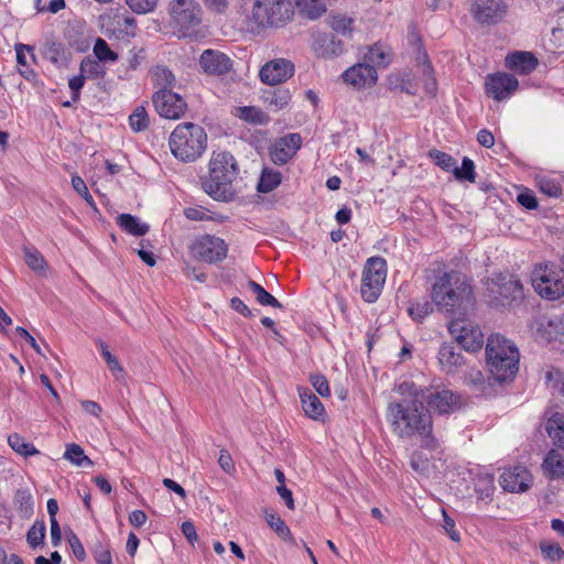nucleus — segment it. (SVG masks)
Listing matches in <instances>:
<instances>
[{
	"mask_svg": "<svg viewBox=\"0 0 564 564\" xmlns=\"http://www.w3.org/2000/svg\"><path fill=\"white\" fill-rule=\"evenodd\" d=\"M237 116L248 122L264 124L269 121V117L265 112L253 106H245L238 108Z\"/></svg>",
	"mask_w": 564,
	"mask_h": 564,
	"instance_id": "nucleus-38",
	"label": "nucleus"
},
{
	"mask_svg": "<svg viewBox=\"0 0 564 564\" xmlns=\"http://www.w3.org/2000/svg\"><path fill=\"white\" fill-rule=\"evenodd\" d=\"M302 408L305 414L313 420H324L325 408L321 400L308 389L300 391Z\"/></svg>",
	"mask_w": 564,
	"mask_h": 564,
	"instance_id": "nucleus-28",
	"label": "nucleus"
},
{
	"mask_svg": "<svg viewBox=\"0 0 564 564\" xmlns=\"http://www.w3.org/2000/svg\"><path fill=\"white\" fill-rule=\"evenodd\" d=\"M398 392L403 395L402 399L408 400H414L416 398H421L422 393H424L425 390L417 388L413 382L410 381H403L401 382L398 388Z\"/></svg>",
	"mask_w": 564,
	"mask_h": 564,
	"instance_id": "nucleus-54",
	"label": "nucleus"
},
{
	"mask_svg": "<svg viewBox=\"0 0 564 564\" xmlns=\"http://www.w3.org/2000/svg\"><path fill=\"white\" fill-rule=\"evenodd\" d=\"M248 288L256 295V300L260 305L272 306L275 308L282 307V304L259 283L250 280L248 281Z\"/></svg>",
	"mask_w": 564,
	"mask_h": 564,
	"instance_id": "nucleus-34",
	"label": "nucleus"
},
{
	"mask_svg": "<svg viewBox=\"0 0 564 564\" xmlns=\"http://www.w3.org/2000/svg\"><path fill=\"white\" fill-rule=\"evenodd\" d=\"M43 55L47 61L62 68L67 66L72 53L63 43L55 40H47L44 43Z\"/></svg>",
	"mask_w": 564,
	"mask_h": 564,
	"instance_id": "nucleus-26",
	"label": "nucleus"
},
{
	"mask_svg": "<svg viewBox=\"0 0 564 564\" xmlns=\"http://www.w3.org/2000/svg\"><path fill=\"white\" fill-rule=\"evenodd\" d=\"M538 186L540 191L550 197H557L561 195V186L554 180L547 177H541L538 180Z\"/></svg>",
	"mask_w": 564,
	"mask_h": 564,
	"instance_id": "nucleus-53",
	"label": "nucleus"
},
{
	"mask_svg": "<svg viewBox=\"0 0 564 564\" xmlns=\"http://www.w3.org/2000/svg\"><path fill=\"white\" fill-rule=\"evenodd\" d=\"M67 541L75 557L79 561H84L86 558V552L78 536L70 531L67 534Z\"/></svg>",
	"mask_w": 564,
	"mask_h": 564,
	"instance_id": "nucleus-59",
	"label": "nucleus"
},
{
	"mask_svg": "<svg viewBox=\"0 0 564 564\" xmlns=\"http://www.w3.org/2000/svg\"><path fill=\"white\" fill-rule=\"evenodd\" d=\"M94 54L96 59L99 62H116L118 59V54L115 53L108 45V43L98 37L94 45Z\"/></svg>",
	"mask_w": 564,
	"mask_h": 564,
	"instance_id": "nucleus-43",
	"label": "nucleus"
},
{
	"mask_svg": "<svg viewBox=\"0 0 564 564\" xmlns=\"http://www.w3.org/2000/svg\"><path fill=\"white\" fill-rule=\"evenodd\" d=\"M518 203L527 209H536L538 199L532 191L525 189L518 194Z\"/></svg>",
	"mask_w": 564,
	"mask_h": 564,
	"instance_id": "nucleus-62",
	"label": "nucleus"
},
{
	"mask_svg": "<svg viewBox=\"0 0 564 564\" xmlns=\"http://www.w3.org/2000/svg\"><path fill=\"white\" fill-rule=\"evenodd\" d=\"M80 73L87 78L99 79L106 75V68L96 58L84 57L80 63Z\"/></svg>",
	"mask_w": 564,
	"mask_h": 564,
	"instance_id": "nucleus-35",
	"label": "nucleus"
},
{
	"mask_svg": "<svg viewBox=\"0 0 564 564\" xmlns=\"http://www.w3.org/2000/svg\"><path fill=\"white\" fill-rule=\"evenodd\" d=\"M387 420L393 433L399 437L409 438L420 435L425 447L435 448L437 446V442L432 435V415L420 398L390 402L387 409Z\"/></svg>",
	"mask_w": 564,
	"mask_h": 564,
	"instance_id": "nucleus-1",
	"label": "nucleus"
},
{
	"mask_svg": "<svg viewBox=\"0 0 564 564\" xmlns=\"http://www.w3.org/2000/svg\"><path fill=\"white\" fill-rule=\"evenodd\" d=\"M153 104L161 117L173 120L181 118L187 108L182 96L170 89L156 91L153 95Z\"/></svg>",
	"mask_w": 564,
	"mask_h": 564,
	"instance_id": "nucleus-16",
	"label": "nucleus"
},
{
	"mask_svg": "<svg viewBox=\"0 0 564 564\" xmlns=\"http://www.w3.org/2000/svg\"><path fill=\"white\" fill-rule=\"evenodd\" d=\"M546 431L561 448L564 446V414L554 413L546 423Z\"/></svg>",
	"mask_w": 564,
	"mask_h": 564,
	"instance_id": "nucleus-31",
	"label": "nucleus"
},
{
	"mask_svg": "<svg viewBox=\"0 0 564 564\" xmlns=\"http://www.w3.org/2000/svg\"><path fill=\"white\" fill-rule=\"evenodd\" d=\"M408 312L414 321L421 322L433 312V302L423 301L415 303L408 308Z\"/></svg>",
	"mask_w": 564,
	"mask_h": 564,
	"instance_id": "nucleus-49",
	"label": "nucleus"
},
{
	"mask_svg": "<svg viewBox=\"0 0 564 564\" xmlns=\"http://www.w3.org/2000/svg\"><path fill=\"white\" fill-rule=\"evenodd\" d=\"M25 263L34 271L42 272L45 269L46 262L43 256L33 248H24Z\"/></svg>",
	"mask_w": 564,
	"mask_h": 564,
	"instance_id": "nucleus-47",
	"label": "nucleus"
},
{
	"mask_svg": "<svg viewBox=\"0 0 564 564\" xmlns=\"http://www.w3.org/2000/svg\"><path fill=\"white\" fill-rule=\"evenodd\" d=\"M265 521L281 539L288 540L291 538V531L289 527L276 513L265 511Z\"/></svg>",
	"mask_w": 564,
	"mask_h": 564,
	"instance_id": "nucleus-41",
	"label": "nucleus"
},
{
	"mask_svg": "<svg viewBox=\"0 0 564 564\" xmlns=\"http://www.w3.org/2000/svg\"><path fill=\"white\" fill-rule=\"evenodd\" d=\"M184 216L187 219L194 221H204L212 219V217L207 215V210L200 206L185 208Z\"/></svg>",
	"mask_w": 564,
	"mask_h": 564,
	"instance_id": "nucleus-61",
	"label": "nucleus"
},
{
	"mask_svg": "<svg viewBox=\"0 0 564 564\" xmlns=\"http://www.w3.org/2000/svg\"><path fill=\"white\" fill-rule=\"evenodd\" d=\"M430 155L442 170L454 173L456 161L452 155L438 150H433Z\"/></svg>",
	"mask_w": 564,
	"mask_h": 564,
	"instance_id": "nucleus-48",
	"label": "nucleus"
},
{
	"mask_svg": "<svg viewBox=\"0 0 564 564\" xmlns=\"http://www.w3.org/2000/svg\"><path fill=\"white\" fill-rule=\"evenodd\" d=\"M535 292L546 300H557L564 295V267L557 269L553 264H539L531 275Z\"/></svg>",
	"mask_w": 564,
	"mask_h": 564,
	"instance_id": "nucleus-9",
	"label": "nucleus"
},
{
	"mask_svg": "<svg viewBox=\"0 0 564 564\" xmlns=\"http://www.w3.org/2000/svg\"><path fill=\"white\" fill-rule=\"evenodd\" d=\"M205 8L215 14H225L230 6V0H203Z\"/></svg>",
	"mask_w": 564,
	"mask_h": 564,
	"instance_id": "nucleus-60",
	"label": "nucleus"
},
{
	"mask_svg": "<svg viewBox=\"0 0 564 564\" xmlns=\"http://www.w3.org/2000/svg\"><path fill=\"white\" fill-rule=\"evenodd\" d=\"M189 252L196 260L214 264L221 262L227 257L228 246L224 239L206 234L192 241Z\"/></svg>",
	"mask_w": 564,
	"mask_h": 564,
	"instance_id": "nucleus-11",
	"label": "nucleus"
},
{
	"mask_svg": "<svg viewBox=\"0 0 564 564\" xmlns=\"http://www.w3.org/2000/svg\"><path fill=\"white\" fill-rule=\"evenodd\" d=\"M46 534L44 521H35L26 533V541L32 549L43 544Z\"/></svg>",
	"mask_w": 564,
	"mask_h": 564,
	"instance_id": "nucleus-40",
	"label": "nucleus"
},
{
	"mask_svg": "<svg viewBox=\"0 0 564 564\" xmlns=\"http://www.w3.org/2000/svg\"><path fill=\"white\" fill-rule=\"evenodd\" d=\"M391 50L381 44L376 43L369 47L368 53L365 55V63L378 67H387L390 64Z\"/></svg>",
	"mask_w": 564,
	"mask_h": 564,
	"instance_id": "nucleus-30",
	"label": "nucleus"
},
{
	"mask_svg": "<svg viewBox=\"0 0 564 564\" xmlns=\"http://www.w3.org/2000/svg\"><path fill=\"white\" fill-rule=\"evenodd\" d=\"M293 4L290 0H254L249 15L257 28L281 26L292 19Z\"/></svg>",
	"mask_w": 564,
	"mask_h": 564,
	"instance_id": "nucleus-6",
	"label": "nucleus"
},
{
	"mask_svg": "<svg viewBox=\"0 0 564 564\" xmlns=\"http://www.w3.org/2000/svg\"><path fill=\"white\" fill-rule=\"evenodd\" d=\"M310 381L314 387L315 391L323 398L330 395V389L328 381L325 376L321 373H313L310 376Z\"/></svg>",
	"mask_w": 564,
	"mask_h": 564,
	"instance_id": "nucleus-55",
	"label": "nucleus"
},
{
	"mask_svg": "<svg viewBox=\"0 0 564 564\" xmlns=\"http://www.w3.org/2000/svg\"><path fill=\"white\" fill-rule=\"evenodd\" d=\"M85 76L80 73L78 76H74L68 80V86L72 90V100L74 102L79 100L80 89L85 84Z\"/></svg>",
	"mask_w": 564,
	"mask_h": 564,
	"instance_id": "nucleus-63",
	"label": "nucleus"
},
{
	"mask_svg": "<svg viewBox=\"0 0 564 564\" xmlns=\"http://www.w3.org/2000/svg\"><path fill=\"white\" fill-rule=\"evenodd\" d=\"M72 186L73 188L87 202L88 205L95 206V202L84 180L78 175L72 176Z\"/></svg>",
	"mask_w": 564,
	"mask_h": 564,
	"instance_id": "nucleus-58",
	"label": "nucleus"
},
{
	"mask_svg": "<svg viewBox=\"0 0 564 564\" xmlns=\"http://www.w3.org/2000/svg\"><path fill=\"white\" fill-rule=\"evenodd\" d=\"M64 457L76 466H83L85 463L91 465L93 462L85 455L83 448L77 444H69L66 448Z\"/></svg>",
	"mask_w": 564,
	"mask_h": 564,
	"instance_id": "nucleus-46",
	"label": "nucleus"
},
{
	"mask_svg": "<svg viewBox=\"0 0 564 564\" xmlns=\"http://www.w3.org/2000/svg\"><path fill=\"white\" fill-rule=\"evenodd\" d=\"M519 86L518 79L508 73L498 72L486 77L485 89L497 101L509 98Z\"/></svg>",
	"mask_w": 564,
	"mask_h": 564,
	"instance_id": "nucleus-17",
	"label": "nucleus"
},
{
	"mask_svg": "<svg viewBox=\"0 0 564 564\" xmlns=\"http://www.w3.org/2000/svg\"><path fill=\"white\" fill-rule=\"evenodd\" d=\"M540 550L543 556L552 562L561 561L564 557V551L558 543L542 542Z\"/></svg>",
	"mask_w": 564,
	"mask_h": 564,
	"instance_id": "nucleus-50",
	"label": "nucleus"
},
{
	"mask_svg": "<svg viewBox=\"0 0 564 564\" xmlns=\"http://www.w3.org/2000/svg\"><path fill=\"white\" fill-rule=\"evenodd\" d=\"M301 9L310 19H317L326 12L327 7L323 0H302Z\"/></svg>",
	"mask_w": 564,
	"mask_h": 564,
	"instance_id": "nucleus-45",
	"label": "nucleus"
},
{
	"mask_svg": "<svg viewBox=\"0 0 564 564\" xmlns=\"http://www.w3.org/2000/svg\"><path fill=\"white\" fill-rule=\"evenodd\" d=\"M431 299L440 312H465L475 302L471 280L460 271H444L432 283Z\"/></svg>",
	"mask_w": 564,
	"mask_h": 564,
	"instance_id": "nucleus-2",
	"label": "nucleus"
},
{
	"mask_svg": "<svg viewBox=\"0 0 564 564\" xmlns=\"http://www.w3.org/2000/svg\"><path fill=\"white\" fill-rule=\"evenodd\" d=\"M423 75L426 76L425 89L429 94L434 95L436 91V82L432 77V65L427 58L426 53H423V65H422Z\"/></svg>",
	"mask_w": 564,
	"mask_h": 564,
	"instance_id": "nucleus-56",
	"label": "nucleus"
},
{
	"mask_svg": "<svg viewBox=\"0 0 564 564\" xmlns=\"http://www.w3.org/2000/svg\"><path fill=\"white\" fill-rule=\"evenodd\" d=\"M341 76L346 84L357 89L371 87L378 79L376 67L368 63L355 64L346 69Z\"/></svg>",
	"mask_w": 564,
	"mask_h": 564,
	"instance_id": "nucleus-19",
	"label": "nucleus"
},
{
	"mask_svg": "<svg viewBox=\"0 0 564 564\" xmlns=\"http://www.w3.org/2000/svg\"><path fill=\"white\" fill-rule=\"evenodd\" d=\"M506 66L521 75H528L538 66V59L530 52H516L506 57Z\"/></svg>",
	"mask_w": 564,
	"mask_h": 564,
	"instance_id": "nucleus-24",
	"label": "nucleus"
},
{
	"mask_svg": "<svg viewBox=\"0 0 564 564\" xmlns=\"http://www.w3.org/2000/svg\"><path fill=\"white\" fill-rule=\"evenodd\" d=\"M127 6L138 14L152 12L158 4V0H126Z\"/></svg>",
	"mask_w": 564,
	"mask_h": 564,
	"instance_id": "nucleus-52",
	"label": "nucleus"
},
{
	"mask_svg": "<svg viewBox=\"0 0 564 564\" xmlns=\"http://www.w3.org/2000/svg\"><path fill=\"white\" fill-rule=\"evenodd\" d=\"M508 8L505 0H474L470 12L479 24L495 25L503 20Z\"/></svg>",
	"mask_w": 564,
	"mask_h": 564,
	"instance_id": "nucleus-13",
	"label": "nucleus"
},
{
	"mask_svg": "<svg viewBox=\"0 0 564 564\" xmlns=\"http://www.w3.org/2000/svg\"><path fill=\"white\" fill-rule=\"evenodd\" d=\"M313 50L317 56L323 58H333L340 56L345 52L343 41L332 33H318L313 40Z\"/></svg>",
	"mask_w": 564,
	"mask_h": 564,
	"instance_id": "nucleus-22",
	"label": "nucleus"
},
{
	"mask_svg": "<svg viewBox=\"0 0 564 564\" xmlns=\"http://www.w3.org/2000/svg\"><path fill=\"white\" fill-rule=\"evenodd\" d=\"M202 14V8L195 0H173L170 3V24L180 39L196 35Z\"/></svg>",
	"mask_w": 564,
	"mask_h": 564,
	"instance_id": "nucleus-7",
	"label": "nucleus"
},
{
	"mask_svg": "<svg viewBox=\"0 0 564 564\" xmlns=\"http://www.w3.org/2000/svg\"><path fill=\"white\" fill-rule=\"evenodd\" d=\"M466 381L479 392H485L487 389L486 378L479 370H470L466 376Z\"/></svg>",
	"mask_w": 564,
	"mask_h": 564,
	"instance_id": "nucleus-57",
	"label": "nucleus"
},
{
	"mask_svg": "<svg viewBox=\"0 0 564 564\" xmlns=\"http://www.w3.org/2000/svg\"><path fill=\"white\" fill-rule=\"evenodd\" d=\"M501 487L510 492H522L530 488L532 477L524 466H514L500 475Z\"/></svg>",
	"mask_w": 564,
	"mask_h": 564,
	"instance_id": "nucleus-21",
	"label": "nucleus"
},
{
	"mask_svg": "<svg viewBox=\"0 0 564 564\" xmlns=\"http://www.w3.org/2000/svg\"><path fill=\"white\" fill-rule=\"evenodd\" d=\"M387 276V262L382 257H371L362 271L361 296L368 302H375L381 294Z\"/></svg>",
	"mask_w": 564,
	"mask_h": 564,
	"instance_id": "nucleus-10",
	"label": "nucleus"
},
{
	"mask_svg": "<svg viewBox=\"0 0 564 564\" xmlns=\"http://www.w3.org/2000/svg\"><path fill=\"white\" fill-rule=\"evenodd\" d=\"M544 474L551 479L564 478V448L551 449L543 460Z\"/></svg>",
	"mask_w": 564,
	"mask_h": 564,
	"instance_id": "nucleus-25",
	"label": "nucleus"
},
{
	"mask_svg": "<svg viewBox=\"0 0 564 564\" xmlns=\"http://www.w3.org/2000/svg\"><path fill=\"white\" fill-rule=\"evenodd\" d=\"M487 296L495 306H508L523 300L521 281L510 273H497L486 282Z\"/></svg>",
	"mask_w": 564,
	"mask_h": 564,
	"instance_id": "nucleus-8",
	"label": "nucleus"
},
{
	"mask_svg": "<svg viewBox=\"0 0 564 564\" xmlns=\"http://www.w3.org/2000/svg\"><path fill=\"white\" fill-rule=\"evenodd\" d=\"M237 174L238 166L232 154L214 153L209 161V177L203 183L205 192L216 200H230L234 196L231 183Z\"/></svg>",
	"mask_w": 564,
	"mask_h": 564,
	"instance_id": "nucleus-4",
	"label": "nucleus"
},
{
	"mask_svg": "<svg viewBox=\"0 0 564 564\" xmlns=\"http://www.w3.org/2000/svg\"><path fill=\"white\" fill-rule=\"evenodd\" d=\"M454 176L458 181H468L474 183L476 181V172L474 161L465 156L462 162V167L456 165Z\"/></svg>",
	"mask_w": 564,
	"mask_h": 564,
	"instance_id": "nucleus-44",
	"label": "nucleus"
},
{
	"mask_svg": "<svg viewBox=\"0 0 564 564\" xmlns=\"http://www.w3.org/2000/svg\"><path fill=\"white\" fill-rule=\"evenodd\" d=\"M301 145V135L299 133H289L273 144L270 150L271 160L275 164L283 165L296 154Z\"/></svg>",
	"mask_w": 564,
	"mask_h": 564,
	"instance_id": "nucleus-20",
	"label": "nucleus"
},
{
	"mask_svg": "<svg viewBox=\"0 0 564 564\" xmlns=\"http://www.w3.org/2000/svg\"><path fill=\"white\" fill-rule=\"evenodd\" d=\"M105 361L107 362L110 371L116 376L117 379H120L123 377L124 371L120 362L118 361L117 357L110 354H105L104 357Z\"/></svg>",
	"mask_w": 564,
	"mask_h": 564,
	"instance_id": "nucleus-64",
	"label": "nucleus"
},
{
	"mask_svg": "<svg viewBox=\"0 0 564 564\" xmlns=\"http://www.w3.org/2000/svg\"><path fill=\"white\" fill-rule=\"evenodd\" d=\"M262 100L265 107L273 112L286 108L291 101V93L285 88H272L264 90Z\"/></svg>",
	"mask_w": 564,
	"mask_h": 564,
	"instance_id": "nucleus-27",
	"label": "nucleus"
},
{
	"mask_svg": "<svg viewBox=\"0 0 564 564\" xmlns=\"http://www.w3.org/2000/svg\"><path fill=\"white\" fill-rule=\"evenodd\" d=\"M282 181V175L279 171L272 169H263L257 189L260 193H270L276 188Z\"/></svg>",
	"mask_w": 564,
	"mask_h": 564,
	"instance_id": "nucleus-33",
	"label": "nucleus"
},
{
	"mask_svg": "<svg viewBox=\"0 0 564 564\" xmlns=\"http://www.w3.org/2000/svg\"><path fill=\"white\" fill-rule=\"evenodd\" d=\"M420 399L438 414H449L462 406L460 395L449 389H426Z\"/></svg>",
	"mask_w": 564,
	"mask_h": 564,
	"instance_id": "nucleus-14",
	"label": "nucleus"
},
{
	"mask_svg": "<svg viewBox=\"0 0 564 564\" xmlns=\"http://www.w3.org/2000/svg\"><path fill=\"white\" fill-rule=\"evenodd\" d=\"M117 225L127 234L138 237L147 235L150 229L148 224L131 214H120L117 217Z\"/></svg>",
	"mask_w": 564,
	"mask_h": 564,
	"instance_id": "nucleus-29",
	"label": "nucleus"
},
{
	"mask_svg": "<svg viewBox=\"0 0 564 564\" xmlns=\"http://www.w3.org/2000/svg\"><path fill=\"white\" fill-rule=\"evenodd\" d=\"M517 346L500 334L487 339L486 358L491 378L500 383L512 381L519 370Z\"/></svg>",
	"mask_w": 564,
	"mask_h": 564,
	"instance_id": "nucleus-3",
	"label": "nucleus"
},
{
	"mask_svg": "<svg viewBox=\"0 0 564 564\" xmlns=\"http://www.w3.org/2000/svg\"><path fill=\"white\" fill-rule=\"evenodd\" d=\"M129 124L134 132H141L148 129L150 120L143 106H138L129 116Z\"/></svg>",
	"mask_w": 564,
	"mask_h": 564,
	"instance_id": "nucleus-39",
	"label": "nucleus"
},
{
	"mask_svg": "<svg viewBox=\"0 0 564 564\" xmlns=\"http://www.w3.org/2000/svg\"><path fill=\"white\" fill-rule=\"evenodd\" d=\"M14 503L23 516L30 517L33 513V497L28 488H20L15 491Z\"/></svg>",
	"mask_w": 564,
	"mask_h": 564,
	"instance_id": "nucleus-37",
	"label": "nucleus"
},
{
	"mask_svg": "<svg viewBox=\"0 0 564 564\" xmlns=\"http://www.w3.org/2000/svg\"><path fill=\"white\" fill-rule=\"evenodd\" d=\"M169 145L177 160L185 163L194 162L203 155L207 148V134L199 124L180 123L172 131Z\"/></svg>",
	"mask_w": 564,
	"mask_h": 564,
	"instance_id": "nucleus-5",
	"label": "nucleus"
},
{
	"mask_svg": "<svg viewBox=\"0 0 564 564\" xmlns=\"http://www.w3.org/2000/svg\"><path fill=\"white\" fill-rule=\"evenodd\" d=\"M448 332L466 351H477L484 345V334L477 325L469 321H452L448 325Z\"/></svg>",
	"mask_w": 564,
	"mask_h": 564,
	"instance_id": "nucleus-12",
	"label": "nucleus"
},
{
	"mask_svg": "<svg viewBox=\"0 0 564 564\" xmlns=\"http://www.w3.org/2000/svg\"><path fill=\"white\" fill-rule=\"evenodd\" d=\"M153 80L154 84L160 87V89H170L175 86L176 78L172 70L163 65H158L153 70Z\"/></svg>",
	"mask_w": 564,
	"mask_h": 564,
	"instance_id": "nucleus-36",
	"label": "nucleus"
},
{
	"mask_svg": "<svg viewBox=\"0 0 564 564\" xmlns=\"http://www.w3.org/2000/svg\"><path fill=\"white\" fill-rule=\"evenodd\" d=\"M91 552L97 564H112L111 552L108 544L98 541Z\"/></svg>",
	"mask_w": 564,
	"mask_h": 564,
	"instance_id": "nucleus-51",
	"label": "nucleus"
},
{
	"mask_svg": "<svg viewBox=\"0 0 564 564\" xmlns=\"http://www.w3.org/2000/svg\"><path fill=\"white\" fill-rule=\"evenodd\" d=\"M354 19L346 15L333 17L330 28L343 36L350 37L354 31Z\"/></svg>",
	"mask_w": 564,
	"mask_h": 564,
	"instance_id": "nucleus-42",
	"label": "nucleus"
},
{
	"mask_svg": "<svg viewBox=\"0 0 564 564\" xmlns=\"http://www.w3.org/2000/svg\"><path fill=\"white\" fill-rule=\"evenodd\" d=\"M9 446L19 455L30 457L40 454L39 449L31 443H28L23 436L18 433L8 436Z\"/></svg>",
	"mask_w": 564,
	"mask_h": 564,
	"instance_id": "nucleus-32",
	"label": "nucleus"
},
{
	"mask_svg": "<svg viewBox=\"0 0 564 564\" xmlns=\"http://www.w3.org/2000/svg\"><path fill=\"white\" fill-rule=\"evenodd\" d=\"M438 362L441 368L446 373H454L460 368L464 364V357L460 354L459 349L453 344H443L440 347L437 355Z\"/></svg>",
	"mask_w": 564,
	"mask_h": 564,
	"instance_id": "nucleus-23",
	"label": "nucleus"
},
{
	"mask_svg": "<svg viewBox=\"0 0 564 564\" xmlns=\"http://www.w3.org/2000/svg\"><path fill=\"white\" fill-rule=\"evenodd\" d=\"M198 66L205 75L223 77L232 72L234 61L221 51L207 48L202 52Z\"/></svg>",
	"mask_w": 564,
	"mask_h": 564,
	"instance_id": "nucleus-15",
	"label": "nucleus"
},
{
	"mask_svg": "<svg viewBox=\"0 0 564 564\" xmlns=\"http://www.w3.org/2000/svg\"><path fill=\"white\" fill-rule=\"evenodd\" d=\"M293 75L294 65L286 58H276L265 63L259 73L261 82L272 86L286 82Z\"/></svg>",
	"mask_w": 564,
	"mask_h": 564,
	"instance_id": "nucleus-18",
	"label": "nucleus"
}]
</instances>
